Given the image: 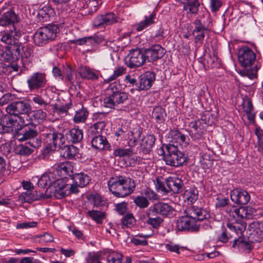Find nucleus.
<instances>
[{
  "label": "nucleus",
  "instance_id": "1",
  "mask_svg": "<svg viewBox=\"0 0 263 263\" xmlns=\"http://www.w3.org/2000/svg\"><path fill=\"white\" fill-rule=\"evenodd\" d=\"M184 214L176 222V228L180 231H195L197 229V221H202L210 217L206 210L195 205L189 206L184 210Z\"/></svg>",
  "mask_w": 263,
  "mask_h": 263
},
{
  "label": "nucleus",
  "instance_id": "2",
  "mask_svg": "<svg viewBox=\"0 0 263 263\" xmlns=\"http://www.w3.org/2000/svg\"><path fill=\"white\" fill-rule=\"evenodd\" d=\"M109 190L117 197H124L134 192L136 183L130 178L124 176H116L108 181Z\"/></svg>",
  "mask_w": 263,
  "mask_h": 263
},
{
  "label": "nucleus",
  "instance_id": "3",
  "mask_svg": "<svg viewBox=\"0 0 263 263\" xmlns=\"http://www.w3.org/2000/svg\"><path fill=\"white\" fill-rule=\"evenodd\" d=\"M226 212L236 221L232 223H228V228L232 231H234L239 236L241 235L246 228L247 224L239 219H250L252 215L248 212L247 207H240L237 208L234 206L228 207Z\"/></svg>",
  "mask_w": 263,
  "mask_h": 263
},
{
  "label": "nucleus",
  "instance_id": "4",
  "mask_svg": "<svg viewBox=\"0 0 263 263\" xmlns=\"http://www.w3.org/2000/svg\"><path fill=\"white\" fill-rule=\"evenodd\" d=\"M107 95L104 99V105L110 108L123 103L128 99V94L121 91V85L117 81L109 84L107 88Z\"/></svg>",
  "mask_w": 263,
  "mask_h": 263
},
{
  "label": "nucleus",
  "instance_id": "5",
  "mask_svg": "<svg viewBox=\"0 0 263 263\" xmlns=\"http://www.w3.org/2000/svg\"><path fill=\"white\" fill-rule=\"evenodd\" d=\"M160 151L164 155L163 160L167 165L178 167L186 161L184 155L178 150L177 145L175 144L163 145Z\"/></svg>",
  "mask_w": 263,
  "mask_h": 263
},
{
  "label": "nucleus",
  "instance_id": "6",
  "mask_svg": "<svg viewBox=\"0 0 263 263\" xmlns=\"http://www.w3.org/2000/svg\"><path fill=\"white\" fill-rule=\"evenodd\" d=\"M59 28L55 25H49L39 29L34 33L33 41L38 46H42L52 41L56 36Z\"/></svg>",
  "mask_w": 263,
  "mask_h": 263
},
{
  "label": "nucleus",
  "instance_id": "7",
  "mask_svg": "<svg viewBox=\"0 0 263 263\" xmlns=\"http://www.w3.org/2000/svg\"><path fill=\"white\" fill-rule=\"evenodd\" d=\"M146 61L144 50L140 48L130 50L125 59L126 65L130 68L139 67Z\"/></svg>",
  "mask_w": 263,
  "mask_h": 263
},
{
  "label": "nucleus",
  "instance_id": "8",
  "mask_svg": "<svg viewBox=\"0 0 263 263\" xmlns=\"http://www.w3.org/2000/svg\"><path fill=\"white\" fill-rule=\"evenodd\" d=\"M47 143L46 149L49 151H53L58 147H61L65 142L64 136L62 133L54 129H49L46 133H43Z\"/></svg>",
  "mask_w": 263,
  "mask_h": 263
},
{
  "label": "nucleus",
  "instance_id": "9",
  "mask_svg": "<svg viewBox=\"0 0 263 263\" xmlns=\"http://www.w3.org/2000/svg\"><path fill=\"white\" fill-rule=\"evenodd\" d=\"M175 212V209L170 204L159 202L152 205L148 210V216L155 217L158 215L163 217H172Z\"/></svg>",
  "mask_w": 263,
  "mask_h": 263
},
{
  "label": "nucleus",
  "instance_id": "10",
  "mask_svg": "<svg viewBox=\"0 0 263 263\" xmlns=\"http://www.w3.org/2000/svg\"><path fill=\"white\" fill-rule=\"evenodd\" d=\"M237 57L240 65L244 67L253 65L256 59V53L246 45H242L239 48Z\"/></svg>",
  "mask_w": 263,
  "mask_h": 263
},
{
  "label": "nucleus",
  "instance_id": "11",
  "mask_svg": "<svg viewBox=\"0 0 263 263\" xmlns=\"http://www.w3.org/2000/svg\"><path fill=\"white\" fill-rule=\"evenodd\" d=\"M68 187V184H65L62 178L57 177L45 193L51 194V197L53 196L57 199H62L69 195V192L67 191Z\"/></svg>",
  "mask_w": 263,
  "mask_h": 263
},
{
  "label": "nucleus",
  "instance_id": "12",
  "mask_svg": "<svg viewBox=\"0 0 263 263\" xmlns=\"http://www.w3.org/2000/svg\"><path fill=\"white\" fill-rule=\"evenodd\" d=\"M31 105L25 101H14L9 104L6 110L8 114L13 115L15 118L20 115H27L31 110Z\"/></svg>",
  "mask_w": 263,
  "mask_h": 263
},
{
  "label": "nucleus",
  "instance_id": "13",
  "mask_svg": "<svg viewBox=\"0 0 263 263\" xmlns=\"http://www.w3.org/2000/svg\"><path fill=\"white\" fill-rule=\"evenodd\" d=\"M20 28H6L0 32V40L4 43L9 45H17L21 36Z\"/></svg>",
  "mask_w": 263,
  "mask_h": 263
},
{
  "label": "nucleus",
  "instance_id": "14",
  "mask_svg": "<svg viewBox=\"0 0 263 263\" xmlns=\"http://www.w3.org/2000/svg\"><path fill=\"white\" fill-rule=\"evenodd\" d=\"M248 240L251 243L260 242L263 238V221H254L249 225Z\"/></svg>",
  "mask_w": 263,
  "mask_h": 263
},
{
  "label": "nucleus",
  "instance_id": "15",
  "mask_svg": "<svg viewBox=\"0 0 263 263\" xmlns=\"http://www.w3.org/2000/svg\"><path fill=\"white\" fill-rule=\"evenodd\" d=\"M47 83L46 74L41 72L33 73L27 81V83L30 90L43 88L46 87Z\"/></svg>",
  "mask_w": 263,
  "mask_h": 263
},
{
  "label": "nucleus",
  "instance_id": "16",
  "mask_svg": "<svg viewBox=\"0 0 263 263\" xmlns=\"http://www.w3.org/2000/svg\"><path fill=\"white\" fill-rule=\"evenodd\" d=\"M188 132L193 140L201 139L206 132V127L200 120L191 122L188 125Z\"/></svg>",
  "mask_w": 263,
  "mask_h": 263
},
{
  "label": "nucleus",
  "instance_id": "17",
  "mask_svg": "<svg viewBox=\"0 0 263 263\" xmlns=\"http://www.w3.org/2000/svg\"><path fill=\"white\" fill-rule=\"evenodd\" d=\"M146 61L148 62H153L162 58L165 50L160 45L156 44L151 47L143 49Z\"/></svg>",
  "mask_w": 263,
  "mask_h": 263
},
{
  "label": "nucleus",
  "instance_id": "18",
  "mask_svg": "<svg viewBox=\"0 0 263 263\" xmlns=\"http://www.w3.org/2000/svg\"><path fill=\"white\" fill-rule=\"evenodd\" d=\"M155 80V73L154 72L147 71L140 75L138 78V82L137 84V90L149 89Z\"/></svg>",
  "mask_w": 263,
  "mask_h": 263
},
{
  "label": "nucleus",
  "instance_id": "19",
  "mask_svg": "<svg viewBox=\"0 0 263 263\" xmlns=\"http://www.w3.org/2000/svg\"><path fill=\"white\" fill-rule=\"evenodd\" d=\"M17 120L10 114L2 117L0 122V134L9 133L13 132L17 126Z\"/></svg>",
  "mask_w": 263,
  "mask_h": 263
},
{
  "label": "nucleus",
  "instance_id": "20",
  "mask_svg": "<svg viewBox=\"0 0 263 263\" xmlns=\"http://www.w3.org/2000/svg\"><path fill=\"white\" fill-rule=\"evenodd\" d=\"M20 55V47H16L13 50L8 47H4L0 49V60L5 62H16L18 60Z\"/></svg>",
  "mask_w": 263,
  "mask_h": 263
},
{
  "label": "nucleus",
  "instance_id": "21",
  "mask_svg": "<svg viewBox=\"0 0 263 263\" xmlns=\"http://www.w3.org/2000/svg\"><path fill=\"white\" fill-rule=\"evenodd\" d=\"M230 197L232 201L237 204H246L250 200V196L248 192L239 188L232 190Z\"/></svg>",
  "mask_w": 263,
  "mask_h": 263
},
{
  "label": "nucleus",
  "instance_id": "22",
  "mask_svg": "<svg viewBox=\"0 0 263 263\" xmlns=\"http://www.w3.org/2000/svg\"><path fill=\"white\" fill-rule=\"evenodd\" d=\"M19 21L18 16L12 10L5 12L0 17V25L8 28H20L17 25Z\"/></svg>",
  "mask_w": 263,
  "mask_h": 263
},
{
  "label": "nucleus",
  "instance_id": "23",
  "mask_svg": "<svg viewBox=\"0 0 263 263\" xmlns=\"http://www.w3.org/2000/svg\"><path fill=\"white\" fill-rule=\"evenodd\" d=\"M118 17L114 13L110 12L97 16L93 21V25L96 27H101L116 23Z\"/></svg>",
  "mask_w": 263,
  "mask_h": 263
},
{
  "label": "nucleus",
  "instance_id": "24",
  "mask_svg": "<svg viewBox=\"0 0 263 263\" xmlns=\"http://www.w3.org/2000/svg\"><path fill=\"white\" fill-rule=\"evenodd\" d=\"M54 168L53 172L57 173L58 178H66L68 176L72 177L73 175V167L70 162L60 163L54 165Z\"/></svg>",
  "mask_w": 263,
  "mask_h": 263
},
{
  "label": "nucleus",
  "instance_id": "25",
  "mask_svg": "<svg viewBox=\"0 0 263 263\" xmlns=\"http://www.w3.org/2000/svg\"><path fill=\"white\" fill-rule=\"evenodd\" d=\"M51 194L40 193L38 194L36 192L27 191L23 192L20 196V199L25 202H30L33 200H40L41 199H48L51 197Z\"/></svg>",
  "mask_w": 263,
  "mask_h": 263
},
{
  "label": "nucleus",
  "instance_id": "26",
  "mask_svg": "<svg viewBox=\"0 0 263 263\" xmlns=\"http://www.w3.org/2000/svg\"><path fill=\"white\" fill-rule=\"evenodd\" d=\"M165 182L169 193L172 192L176 194L182 192L183 183L181 179L176 176H171L165 180Z\"/></svg>",
  "mask_w": 263,
  "mask_h": 263
},
{
  "label": "nucleus",
  "instance_id": "27",
  "mask_svg": "<svg viewBox=\"0 0 263 263\" xmlns=\"http://www.w3.org/2000/svg\"><path fill=\"white\" fill-rule=\"evenodd\" d=\"M92 146L99 151H110V144L106 137L101 135L94 136L91 139Z\"/></svg>",
  "mask_w": 263,
  "mask_h": 263
},
{
  "label": "nucleus",
  "instance_id": "28",
  "mask_svg": "<svg viewBox=\"0 0 263 263\" xmlns=\"http://www.w3.org/2000/svg\"><path fill=\"white\" fill-rule=\"evenodd\" d=\"M193 25L196 24L200 27H203L207 30L212 31L213 24L212 19L209 13L206 12L202 15H199L193 23Z\"/></svg>",
  "mask_w": 263,
  "mask_h": 263
},
{
  "label": "nucleus",
  "instance_id": "29",
  "mask_svg": "<svg viewBox=\"0 0 263 263\" xmlns=\"http://www.w3.org/2000/svg\"><path fill=\"white\" fill-rule=\"evenodd\" d=\"M57 178V175L54 172H46L38 179L37 185L41 188H45L47 186L50 187L55 181Z\"/></svg>",
  "mask_w": 263,
  "mask_h": 263
},
{
  "label": "nucleus",
  "instance_id": "30",
  "mask_svg": "<svg viewBox=\"0 0 263 263\" xmlns=\"http://www.w3.org/2000/svg\"><path fill=\"white\" fill-rule=\"evenodd\" d=\"M170 138H171V140L170 141L171 142H172L174 144L176 143V145L178 146V144L179 145H186L188 143L187 141V139H188V137L182 134L179 130H172L170 133Z\"/></svg>",
  "mask_w": 263,
  "mask_h": 263
},
{
  "label": "nucleus",
  "instance_id": "31",
  "mask_svg": "<svg viewBox=\"0 0 263 263\" xmlns=\"http://www.w3.org/2000/svg\"><path fill=\"white\" fill-rule=\"evenodd\" d=\"M156 14L152 13L149 16H145L144 20L140 22L135 24L134 26V29L137 31H141L147 27L155 24Z\"/></svg>",
  "mask_w": 263,
  "mask_h": 263
},
{
  "label": "nucleus",
  "instance_id": "32",
  "mask_svg": "<svg viewBox=\"0 0 263 263\" xmlns=\"http://www.w3.org/2000/svg\"><path fill=\"white\" fill-rule=\"evenodd\" d=\"M66 136L68 142L72 143H78L82 140L83 133L82 129L73 128L67 132Z\"/></svg>",
  "mask_w": 263,
  "mask_h": 263
},
{
  "label": "nucleus",
  "instance_id": "33",
  "mask_svg": "<svg viewBox=\"0 0 263 263\" xmlns=\"http://www.w3.org/2000/svg\"><path fill=\"white\" fill-rule=\"evenodd\" d=\"M193 25L194 26V28L192 32V34L194 37L195 43L202 44L205 35H209L211 31L197 26L196 24Z\"/></svg>",
  "mask_w": 263,
  "mask_h": 263
},
{
  "label": "nucleus",
  "instance_id": "34",
  "mask_svg": "<svg viewBox=\"0 0 263 263\" xmlns=\"http://www.w3.org/2000/svg\"><path fill=\"white\" fill-rule=\"evenodd\" d=\"M37 132L29 127H24L15 135L16 138L20 141H24L36 137Z\"/></svg>",
  "mask_w": 263,
  "mask_h": 263
},
{
  "label": "nucleus",
  "instance_id": "35",
  "mask_svg": "<svg viewBox=\"0 0 263 263\" xmlns=\"http://www.w3.org/2000/svg\"><path fill=\"white\" fill-rule=\"evenodd\" d=\"M71 179L73 182L80 187L86 186L90 180V177L84 173L73 174Z\"/></svg>",
  "mask_w": 263,
  "mask_h": 263
},
{
  "label": "nucleus",
  "instance_id": "36",
  "mask_svg": "<svg viewBox=\"0 0 263 263\" xmlns=\"http://www.w3.org/2000/svg\"><path fill=\"white\" fill-rule=\"evenodd\" d=\"M155 137L153 135H147L142 139L141 143V148L144 153H149L155 144Z\"/></svg>",
  "mask_w": 263,
  "mask_h": 263
},
{
  "label": "nucleus",
  "instance_id": "37",
  "mask_svg": "<svg viewBox=\"0 0 263 263\" xmlns=\"http://www.w3.org/2000/svg\"><path fill=\"white\" fill-rule=\"evenodd\" d=\"M184 4V10H187L192 14H196L198 11L199 3L198 0H176Z\"/></svg>",
  "mask_w": 263,
  "mask_h": 263
},
{
  "label": "nucleus",
  "instance_id": "38",
  "mask_svg": "<svg viewBox=\"0 0 263 263\" xmlns=\"http://www.w3.org/2000/svg\"><path fill=\"white\" fill-rule=\"evenodd\" d=\"M243 111L246 113L248 118L250 121H253L255 118V114H254L253 106L251 100L246 98L243 100L242 104Z\"/></svg>",
  "mask_w": 263,
  "mask_h": 263
},
{
  "label": "nucleus",
  "instance_id": "39",
  "mask_svg": "<svg viewBox=\"0 0 263 263\" xmlns=\"http://www.w3.org/2000/svg\"><path fill=\"white\" fill-rule=\"evenodd\" d=\"M53 9L49 7H44L40 9L37 14L38 20L41 22H47L53 13Z\"/></svg>",
  "mask_w": 263,
  "mask_h": 263
},
{
  "label": "nucleus",
  "instance_id": "40",
  "mask_svg": "<svg viewBox=\"0 0 263 263\" xmlns=\"http://www.w3.org/2000/svg\"><path fill=\"white\" fill-rule=\"evenodd\" d=\"M198 191L195 187H191L185 191L183 194V198L189 203H194L198 199Z\"/></svg>",
  "mask_w": 263,
  "mask_h": 263
},
{
  "label": "nucleus",
  "instance_id": "41",
  "mask_svg": "<svg viewBox=\"0 0 263 263\" xmlns=\"http://www.w3.org/2000/svg\"><path fill=\"white\" fill-rule=\"evenodd\" d=\"M80 74L81 77L85 79L96 80L98 79V75L89 67L83 66L80 68Z\"/></svg>",
  "mask_w": 263,
  "mask_h": 263
},
{
  "label": "nucleus",
  "instance_id": "42",
  "mask_svg": "<svg viewBox=\"0 0 263 263\" xmlns=\"http://www.w3.org/2000/svg\"><path fill=\"white\" fill-rule=\"evenodd\" d=\"M86 215L97 223L99 224L102 223L103 220L105 218V213L104 212L98 210H89L86 212Z\"/></svg>",
  "mask_w": 263,
  "mask_h": 263
},
{
  "label": "nucleus",
  "instance_id": "43",
  "mask_svg": "<svg viewBox=\"0 0 263 263\" xmlns=\"http://www.w3.org/2000/svg\"><path fill=\"white\" fill-rule=\"evenodd\" d=\"M63 156L68 159H71L79 155V149L73 145H66L63 148Z\"/></svg>",
  "mask_w": 263,
  "mask_h": 263
},
{
  "label": "nucleus",
  "instance_id": "44",
  "mask_svg": "<svg viewBox=\"0 0 263 263\" xmlns=\"http://www.w3.org/2000/svg\"><path fill=\"white\" fill-rule=\"evenodd\" d=\"M122 228H131L136 224V219L132 213L125 215L121 220Z\"/></svg>",
  "mask_w": 263,
  "mask_h": 263
},
{
  "label": "nucleus",
  "instance_id": "45",
  "mask_svg": "<svg viewBox=\"0 0 263 263\" xmlns=\"http://www.w3.org/2000/svg\"><path fill=\"white\" fill-rule=\"evenodd\" d=\"M88 116V112L87 109L83 106L77 110L73 117V121L76 123L84 122Z\"/></svg>",
  "mask_w": 263,
  "mask_h": 263
},
{
  "label": "nucleus",
  "instance_id": "46",
  "mask_svg": "<svg viewBox=\"0 0 263 263\" xmlns=\"http://www.w3.org/2000/svg\"><path fill=\"white\" fill-rule=\"evenodd\" d=\"M14 152L21 156H28L30 155L33 152V150L28 146L24 144L15 145L13 147Z\"/></svg>",
  "mask_w": 263,
  "mask_h": 263
},
{
  "label": "nucleus",
  "instance_id": "47",
  "mask_svg": "<svg viewBox=\"0 0 263 263\" xmlns=\"http://www.w3.org/2000/svg\"><path fill=\"white\" fill-rule=\"evenodd\" d=\"M165 249L171 253L179 255L181 252L187 250L186 247H182L178 244L174 243L173 242H170L165 245Z\"/></svg>",
  "mask_w": 263,
  "mask_h": 263
},
{
  "label": "nucleus",
  "instance_id": "48",
  "mask_svg": "<svg viewBox=\"0 0 263 263\" xmlns=\"http://www.w3.org/2000/svg\"><path fill=\"white\" fill-rule=\"evenodd\" d=\"M126 72V69L123 66H118L114 70L113 74L107 79H104L105 83H110L115 81L117 78L122 76Z\"/></svg>",
  "mask_w": 263,
  "mask_h": 263
},
{
  "label": "nucleus",
  "instance_id": "49",
  "mask_svg": "<svg viewBox=\"0 0 263 263\" xmlns=\"http://www.w3.org/2000/svg\"><path fill=\"white\" fill-rule=\"evenodd\" d=\"M134 154L133 149L131 148H118L114 150L113 155L115 157H129Z\"/></svg>",
  "mask_w": 263,
  "mask_h": 263
},
{
  "label": "nucleus",
  "instance_id": "50",
  "mask_svg": "<svg viewBox=\"0 0 263 263\" xmlns=\"http://www.w3.org/2000/svg\"><path fill=\"white\" fill-rule=\"evenodd\" d=\"M32 102L35 105V108H42L45 109L49 103L45 100L41 96L35 95L32 98Z\"/></svg>",
  "mask_w": 263,
  "mask_h": 263
},
{
  "label": "nucleus",
  "instance_id": "51",
  "mask_svg": "<svg viewBox=\"0 0 263 263\" xmlns=\"http://www.w3.org/2000/svg\"><path fill=\"white\" fill-rule=\"evenodd\" d=\"M166 114L165 110L161 107L158 106L154 108L152 116L158 122H162L164 120Z\"/></svg>",
  "mask_w": 263,
  "mask_h": 263
},
{
  "label": "nucleus",
  "instance_id": "52",
  "mask_svg": "<svg viewBox=\"0 0 263 263\" xmlns=\"http://www.w3.org/2000/svg\"><path fill=\"white\" fill-rule=\"evenodd\" d=\"M205 61L206 66L209 68H213L218 66V59L214 54L213 55L208 54L205 58ZM204 64L205 65V63Z\"/></svg>",
  "mask_w": 263,
  "mask_h": 263
},
{
  "label": "nucleus",
  "instance_id": "53",
  "mask_svg": "<svg viewBox=\"0 0 263 263\" xmlns=\"http://www.w3.org/2000/svg\"><path fill=\"white\" fill-rule=\"evenodd\" d=\"M135 204L140 209H144L149 205V201L145 197L137 196L134 199Z\"/></svg>",
  "mask_w": 263,
  "mask_h": 263
},
{
  "label": "nucleus",
  "instance_id": "54",
  "mask_svg": "<svg viewBox=\"0 0 263 263\" xmlns=\"http://www.w3.org/2000/svg\"><path fill=\"white\" fill-rule=\"evenodd\" d=\"M70 105H71L70 104L61 106L55 105L53 108V111L54 114L61 117H64L67 115V111L70 108Z\"/></svg>",
  "mask_w": 263,
  "mask_h": 263
},
{
  "label": "nucleus",
  "instance_id": "55",
  "mask_svg": "<svg viewBox=\"0 0 263 263\" xmlns=\"http://www.w3.org/2000/svg\"><path fill=\"white\" fill-rule=\"evenodd\" d=\"M16 95L10 93H7L4 95L0 98V106H3L9 103H11L12 102H14L16 97Z\"/></svg>",
  "mask_w": 263,
  "mask_h": 263
},
{
  "label": "nucleus",
  "instance_id": "56",
  "mask_svg": "<svg viewBox=\"0 0 263 263\" xmlns=\"http://www.w3.org/2000/svg\"><path fill=\"white\" fill-rule=\"evenodd\" d=\"M155 188L158 192L160 193L162 195H166L169 193L168 187H166L164 183H163L160 179L157 178L154 181Z\"/></svg>",
  "mask_w": 263,
  "mask_h": 263
},
{
  "label": "nucleus",
  "instance_id": "57",
  "mask_svg": "<svg viewBox=\"0 0 263 263\" xmlns=\"http://www.w3.org/2000/svg\"><path fill=\"white\" fill-rule=\"evenodd\" d=\"M63 74L64 78H65V80L66 81H68L71 84L73 83L74 78L73 77V71L72 68L69 65L64 67L63 69Z\"/></svg>",
  "mask_w": 263,
  "mask_h": 263
},
{
  "label": "nucleus",
  "instance_id": "58",
  "mask_svg": "<svg viewBox=\"0 0 263 263\" xmlns=\"http://www.w3.org/2000/svg\"><path fill=\"white\" fill-rule=\"evenodd\" d=\"M148 217V218L146 221L147 223L155 229H158L163 221L162 218L158 217V216H155V217Z\"/></svg>",
  "mask_w": 263,
  "mask_h": 263
},
{
  "label": "nucleus",
  "instance_id": "59",
  "mask_svg": "<svg viewBox=\"0 0 263 263\" xmlns=\"http://www.w3.org/2000/svg\"><path fill=\"white\" fill-rule=\"evenodd\" d=\"M17 47L20 48V51L22 50V57L25 58L30 57L33 53L32 47L30 45H23L19 44L17 45Z\"/></svg>",
  "mask_w": 263,
  "mask_h": 263
},
{
  "label": "nucleus",
  "instance_id": "60",
  "mask_svg": "<svg viewBox=\"0 0 263 263\" xmlns=\"http://www.w3.org/2000/svg\"><path fill=\"white\" fill-rule=\"evenodd\" d=\"M131 241L136 246H144L147 245V241L145 239V237L142 235H136L133 237Z\"/></svg>",
  "mask_w": 263,
  "mask_h": 263
},
{
  "label": "nucleus",
  "instance_id": "61",
  "mask_svg": "<svg viewBox=\"0 0 263 263\" xmlns=\"http://www.w3.org/2000/svg\"><path fill=\"white\" fill-rule=\"evenodd\" d=\"M122 257L121 254L112 253L108 256L107 261L108 263H122Z\"/></svg>",
  "mask_w": 263,
  "mask_h": 263
},
{
  "label": "nucleus",
  "instance_id": "62",
  "mask_svg": "<svg viewBox=\"0 0 263 263\" xmlns=\"http://www.w3.org/2000/svg\"><path fill=\"white\" fill-rule=\"evenodd\" d=\"M98 2L97 0H87L86 2L85 8H88L90 12H96L98 9Z\"/></svg>",
  "mask_w": 263,
  "mask_h": 263
},
{
  "label": "nucleus",
  "instance_id": "63",
  "mask_svg": "<svg viewBox=\"0 0 263 263\" xmlns=\"http://www.w3.org/2000/svg\"><path fill=\"white\" fill-rule=\"evenodd\" d=\"M144 195L145 198L150 200H156L159 199V196L154 191L149 188L144 191Z\"/></svg>",
  "mask_w": 263,
  "mask_h": 263
},
{
  "label": "nucleus",
  "instance_id": "64",
  "mask_svg": "<svg viewBox=\"0 0 263 263\" xmlns=\"http://www.w3.org/2000/svg\"><path fill=\"white\" fill-rule=\"evenodd\" d=\"M229 203L228 198L218 196L216 198L215 206L216 208H220L228 205Z\"/></svg>",
  "mask_w": 263,
  "mask_h": 263
}]
</instances>
